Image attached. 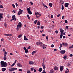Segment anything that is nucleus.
Here are the masks:
<instances>
[{
  "label": "nucleus",
  "mask_w": 73,
  "mask_h": 73,
  "mask_svg": "<svg viewBox=\"0 0 73 73\" xmlns=\"http://www.w3.org/2000/svg\"><path fill=\"white\" fill-rule=\"evenodd\" d=\"M62 44L63 45V46H68V44L67 43H65L62 42Z\"/></svg>",
  "instance_id": "obj_7"
},
{
  "label": "nucleus",
  "mask_w": 73,
  "mask_h": 73,
  "mask_svg": "<svg viewBox=\"0 0 73 73\" xmlns=\"http://www.w3.org/2000/svg\"><path fill=\"white\" fill-rule=\"evenodd\" d=\"M17 68H11V69H9V70L10 72L11 71H14L17 70Z\"/></svg>",
  "instance_id": "obj_6"
},
{
  "label": "nucleus",
  "mask_w": 73,
  "mask_h": 73,
  "mask_svg": "<svg viewBox=\"0 0 73 73\" xmlns=\"http://www.w3.org/2000/svg\"><path fill=\"white\" fill-rule=\"evenodd\" d=\"M37 25H38L40 26V22L39 21H38L37 23Z\"/></svg>",
  "instance_id": "obj_23"
},
{
  "label": "nucleus",
  "mask_w": 73,
  "mask_h": 73,
  "mask_svg": "<svg viewBox=\"0 0 73 73\" xmlns=\"http://www.w3.org/2000/svg\"><path fill=\"white\" fill-rule=\"evenodd\" d=\"M36 22H37V20H35V22H34L35 24H36Z\"/></svg>",
  "instance_id": "obj_51"
},
{
  "label": "nucleus",
  "mask_w": 73,
  "mask_h": 73,
  "mask_svg": "<svg viewBox=\"0 0 73 73\" xmlns=\"http://www.w3.org/2000/svg\"><path fill=\"white\" fill-rule=\"evenodd\" d=\"M60 31L61 32V33H62L63 34V33L64 32V30H62V29H60Z\"/></svg>",
  "instance_id": "obj_17"
},
{
  "label": "nucleus",
  "mask_w": 73,
  "mask_h": 73,
  "mask_svg": "<svg viewBox=\"0 0 73 73\" xmlns=\"http://www.w3.org/2000/svg\"><path fill=\"white\" fill-rule=\"evenodd\" d=\"M69 5V4L68 3H65V6L66 7H68V5Z\"/></svg>",
  "instance_id": "obj_15"
},
{
  "label": "nucleus",
  "mask_w": 73,
  "mask_h": 73,
  "mask_svg": "<svg viewBox=\"0 0 73 73\" xmlns=\"http://www.w3.org/2000/svg\"><path fill=\"white\" fill-rule=\"evenodd\" d=\"M51 46L52 47H54V45L53 44H52Z\"/></svg>",
  "instance_id": "obj_45"
},
{
  "label": "nucleus",
  "mask_w": 73,
  "mask_h": 73,
  "mask_svg": "<svg viewBox=\"0 0 73 73\" xmlns=\"http://www.w3.org/2000/svg\"><path fill=\"white\" fill-rule=\"evenodd\" d=\"M8 35H9V36H13V34H9Z\"/></svg>",
  "instance_id": "obj_55"
},
{
  "label": "nucleus",
  "mask_w": 73,
  "mask_h": 73,
  "mask_svg": "<svg viewBox=\"0 0 73 73\" xmlns=\"http://www.w3.org/2000/svg\"><path fill=\"white\" fill-rule=\"evenodd\" d=\"M22 36V34H20L18 36V37L19 38H21Z\"/></svg>",
  "instance_id": "obj_31"
},
{
  "label": "nucleus",
  "mask_w": 73,
  "mask_h": 73,
  "mask_svg": "<svg viewBox=\"0 0 73 73\" xmlns=\"http://www.w3.org/2000/svg\"><path fill=\"white\" fill-rule=\"evenodd\" d=\"M50 72L52 73H53L54 70L53 69H51L50 70Z\"/></svg>",
  "instance_id": "obj_38"
},
{
  "label": "nucleus",
  "mask_w": 73,
  "mask_h": 73,
  "mask_svg": "<svg viewBox=\"0 0 73 73\" xmlns=\"http://www.w3.org/2000/svg\"><path fill=\"white\" fill-rule=\"evenodd\" d=\"M22 26V24L21 22H19L17 25V31H18L19 30V28H21Z\"/></svg>",
  "instance_id": "obj_2"
},
{
  "label": "nucleus",
  "mask_w": 73,
  "mask_h": 73,
  "mask_svg": "<svg viewBox=\"0 0 73 73\" xmlns=\"http://www.w3.org/2000/svg\"><path fill=\"white\" fill-rule=\"evenodd\" d=\"M12 6L14 9H15V6L14 4H13Z\"/></svg>",
  "instance_id": "obj_37"
},
{
  "label": "nucleus",
  "mask_w": 73,
  "mask_h": 73,
  "mask_svg": "<svg viewBox=\"0 0 73 73\" xmlns=\"http://www.w3.org/2000/svg\"><path fill=\"white\" fill-rule=\"evenodd\" d=\"M35 15H36V17L37 18H38L41 16L42 15L41 14H39V13L38 12H35Z\"/></svg>",
  "instance_id": "obj_3"
},
{
  "label": "nucleus",
  "mask_w": 73,
  "mask_h": 73,
  "mask_svg": "<svg viewBox=\"0 0 73 73\" xmlns=\"http://www.w3.org/2000/svg\"><path fill=\"white\" fill-rule=\"evenodd\" d=\"M42 73H46V71H45V70H44L43 71Z\"/></svg>",
  "instance_id": "obj_54"
},
{
  "label": "nucleus",
  "mask_w": 73,
  "mask_h": 73,
  "mask_svg": "<svg viewBox=\"0 0 73 73\" xmlns=\"http://www.w3.org/2000/svg\"><path fill=\"white\" fill-rule=\"evenodd\" d=\"M1 65L2 67H6L7 65L6 62H4V61H1Z\"/></svg>",
  "instance_id": "obj_1"
},
{
  "label": "nucleus",
  "mask_w": 73,
  "mask_h": 73,
  "mask_svg": "<svg viewBox=\"0 0 73 73\" xmlns=\"http://www.w3.org/2000/svg\"><path fill=\"white\" fill-rule=\"evenodd\" d=\"M63 38H66V36H63Z\"/></svg>",
  "instance_id": "obj_63"
},
{
  "label": "nucleus",
  "mask_w": 73,
  "mask_h": 73,
  "mask_svg": "<svg viewBox=\"0 0 73 73\" xmlns=\"http://www.w3.org/2000/svg\"><path fill=\"white\" fill-rule=\"evenodd\" d=\"M15 63H14L13 64H12V65L11 66L12 67H13V66H14L15 65Z\"/></svg>",
  "instance_id": "obj_40"
},
{
  "label": "nucleus",
  "mask_w": 73,
  "mask_h": 73,
  "mask_svg": "<svg viewBox=\"0 0 73 73\" xmlns=\"http://www.w3.org/2000/svg\"><path fill=\"white\" fill-rule=\"evenodd\" d=\"M42 45H43V49H44V47H45L46 46V45L44 44H43Z\"/></svg>",
  "instance_id": "obj_29"
},
{
  "label": "nucleus",
  "mask_w": 73,
  "mask_h": 73,
  "mask_svg": "<svg viewBox=\"0 0 73 73\" xmlns=\"http://www.w3.org/2000/svg\"><path fill=\"white\" fill-rule=\"evenodd\" d=\"M3 59L4 60H6L7 59V56L4 55Z\"/></svg>",
  "instance_id": "obj_18"
},
{
  "label": "nucleus",
  "mask_w": 73,
  "mask_h": 73,
  "mask_svg": "<svg viewBox=\"0 0 73 73\" xmlns=\"http://www.w3.org/2000/svg\"><path fill=\"white\" fill-rule=\"evenodd\" d=\"M0 7L1 8H3V7L2 5H0Z\"/></svg>",
  "instance_id": "obj_56"
},
{
  "label": "nucleus",
  "mask_w": 73,
  "mask_h": 73,
  "mask_svg": "<svg viewBox=\"0 0 73 73\" xmlns=\"http://www.w3.org/2000/svg\"><path fill=\"white\" fill-rule=\"evenodd\" d=\"M58 31H57V30H56V31H55V33H56V34H57L58 33Z\"/></svg>",
  "instance_id": "obj_43"
},
{
  "label": "nucleus",
  "mask_w": 73,
  "mask_h": 73,
  "mask_svg": "<svg viewBox=\"0 0 73 73\" xmlns=\"http://www.w3.org/2000/svg\"><path fill=\"white\" fill-rule=\"evenodd\" d=\"M70 56H71V57H72V56L73 55H72V54H70Z\"/></svg>",
  "instance_id": "obj_64"
},
{
  "label": "nucleus",
  "mask_w": 73,
  "mask_h": 73,
  "mask_svg": "<svg viewBox=\"0 0 73 73\" xmlns=\"http://www.w3.org/2000/svg\"><path fill=\"white\" fill-rule=\"evenodd\" d=\"M62 33H60V38H62Z\"/></svg>",
  "instance_id": "obj_27"
},
{
  "label": "nucleus",
  "mask_w": 73,
  "mask_h": 73,
  "mask_svg": "<svg viewBox=\"0 0 73 73\" xmlns=\"http://www.w3.org/2000/svg\"><path fill=\"white\" fill-rule=\"evenodd\" d=\"M64 9V5H62L61 9L62 10H63Z\"/></svg>",
  "instance_id": "obj_33"
},
{
  "label": "nucleus",
  "mask_w": 73,
  "mask_h": 73,
  "mask_svg": "<svg viewBox=\"0 0 73 73\" xmlns=\"http://www.w3.org/2000/svg\"><path fill=\"white\" fill-rule=\"evenodd\" d=\"M65 17V16H62V19H64V18Z\"/></svg>",
  "instance_id": "obj_52"
},
{
  "label": "nucleus",
  "mask_w": 73,
  "mask_h": 73,
  "mask_svg": "<svg viewBox=\"0 0 73 73\" xmlns=\"http://www.w3.org/2000/svg\"><path fill=\"white\" fill-rule=\"evenodd\" d=\"M15 5L16 7H17L18 6V4L17 3H15Z\"/></svg>",
  "instance_id": "obj_46"
},
{
  "label": "nucleus",
  "mask_w": 73,
  "mask_h": 73,
  "mask_svg": "<svg viewBox=\"0 0 73 73\" xmlns=\"http://www.w3.org/2000/svg\"><path fill=\"white\" fill-rule=\"evenodd\" d=\"M66 51L65 50H62L60 51V53L62 54H64V53H65Z\"/></svg>",
  "instance_id": "obj_11"
},
{
  "label": "nucleus",
  "mask_w": 73,
  "mask_h": 73,
  "mask_svg": "<svg viewBox=\"0 0 73 73\" xmlns=\"http://www.w3.org/2000/svg\"><path fill=\"white\" fill-rule=\"evenodd\" d=\"M54 69L56 70H58V68L56 66H54Z\"/></svg>",
  "instance_id": "obj_13"
},
{
  "label": "nucleus",
  "mask_w": 73,
  "mask_h": 73,
  "mask_svg": "<svg viewBox=\"0 0 73 73\" xmlns=\"http://www.w3.org/2000/svg\"><path fill=\"white\" fill-rule=\"evenodd\" d=\"M19 71H20V72H22V69H19Z\"/></svg>",
  "instance_id": "obj_49"
},
{
  "label": "nucleus",
  "mask_w": 73,
  "mask_h": 73,
  "mask_svg": "<svg viewBox=\"0 0 73 73\" xmlns=\"http://www.w3.org/2000/svg\"><path fill=\"white\" fill-rule=\"evenodd\" d=\"M2 15H1L0 16V21H1V19H3V16H2Z\"/></svg>",
  "instance_id": "obj_30"
},
{
  "label": "nucleus",
  "mask_w": 73,
  "mask_h": 73,
  "mask_svg": "<svg viewBox=\"0 0 73 73\" xmlns=\"http://www.w3.org/2000/svg\"><path fill=\"white\" fill-rule=\"evenodd\" d=\"M46 38L47 40H48V36H46Z\"/></svg>",
  "instance_id": "obj_53"
},
{
  "label": "nucleus",
  "mask_w": 73,
  "mask_h": 73,
  "mask_svg": "<svg viewBox=\"0 0 73 73\" xmlns=\"http://www.w3.org/2000/svg\"><path fill=\"white\" fill-rule=\"evenodd\" d=\"M39 41L37 42L36 43V44L38 45H39Z\"/></svg>",
  "instance_id": "obj_39"
},
{
  "label": "nucleus",
  "mask_w": 73,
  "mask_h": 73,
  "mask_svg": "<svg viewBox=\"0 0 73 73\" xmlns=\"http://www.w3.org/2000/svg\"><path fill=\"white\" fill-rule=\"evenodd\" d=\"M30 8H30V7H29V8H28L27 9V10L29 13L30 15H31L32 14V13L31 12V11L30 10Z\"/></svg>",
  "instance_id": "obj_4"
},
{
  "label": "nucleus",
  "mask_w": 73,
  "mask_h": 73,
  "mask_svg": "<svg viewBox=\"0 0 73 73\" xmlns=\"http://www.w3.org/2000/svg\"><path fill=\"white\" fill-rule=\"evenodd\" d=\"M30 3L31 4V5H33V2H30Z\"/></svg>",
  "instance_id": "obj_57"
},
{
  "label": "nucleus",
  "mask_w": 73,
  "mask_h": 73,
  "mask_svg": "<svg viewBox=\"0 0 73 73\" xmlns=\"http://www.w3.org/2000/svg\"><path fill=\"white\" fill-rule=\"evenodd\" d=\"M13 12L14 13H16V11H15V10H13Z\"/></svg>",
  "instance_id": "obj_61"
},
{
  "label": "nucleus",
  "mask_w": 73,
  "mask_h": 73,
  "mask_svg": "<svg viewBox=\"0 0 73 73\" xmlns=\"http://www.w3.org/2000/svg\"><path fill=\"white\" fill-rule=\"evenodd\" d=\"M23 49L25 50V51L27 49V48L25 47H24Z\"/></svg>",
  "instance_id": "obj_60"
},
{
  "label": "nucleus",
  "mask_w": 73,
  "mask_h": 73,
  "mask_svg": "<svg viewBox=\"0 0 73 73\" xmlns=\"http://www.w3.org/2000/svg\"><path fill=\"white\" fill-rule=\"evenodd\" d=\"M28 49H31V46H29L27 48Z\"/></svg>",
  "instance_id": "obj_42"
},
{
  "label": "nucleus",
  "mask_w": 73,
  "mask_h": 73,
  "mask_svg": "<svg viewBox=\"0 0 73 73\" xmlns=\"http://www.w3.org/2000/svg\"><path fill=\"white\" fill-rule=\"evenodd\" d=\"M49 6L50 7H52V4L51 3H49Z\"/></svg>",
  "instance_id": "obj_24"
},
{
  "label": "nucleus",
  "mask_w": 73,
  "mask_h": 73,
  "mask_svg": "<svg viewBox=\"0 0 73 73\" xmlns=\"http://www.w3.org/2000/svg\"><path fill=\"white\" fill-rule=\"evenodd\" d=\"M25 51L26 53H28V52H29L28 50L27 49H26L25 50Z\"/></svg>",
  "instance_id": "obj_25"
},
{
  "label": "nucleus",
  "mask_w": 73,
  "mask_h": 73,
  "mask_svg": "<svg viewBox=\"0 0 73 73\" xmlns=\"http://www.w3.org/2000/svg\"><path fill=\"white\" fill-rule=\"evenodd\" d=\"M68 21H67V20H65V23H68Z\"/></svg>",
  "instance_id": "obj_47"
},
{
  "label": "nucleus",
  "mask_w": 73,
  "mask_h": 73,
  "mask_svg": "<svg viewBox=\"0 0 73 73\" xmlns=\"http://www.w3.org/2000/svg\"><path fill=\"white\" fill-rule=\"evenodd\" d=\"M19 11L18 13V15H20L21 14H22V13L23 12V11L21 9H19Z\"/></svg>",
  "instance_id": "obj_5"
},
{
  "label": "nucleus",
  "mask_w": 73,
  "mask_h": 73,
  "mask_svg": "<svg viewBox=\"0 0 73 73\" xmlns=\"http://www.w3.org/2000/svg\"><path fill=\"white\" fill-rule=\"evenodd\" d=\"M62 44L61 43L60 44V46L59 47V48H61L62 47Z\"/></svg>",
  "instance_id": "obj_35"
},
{
  "label": "nucleus",
  "mask_w": 73,
  "mask_h": 73,
  "mask_svg": "<svg viewBox=\"0 0 73 73\" xmlns=\"http://www.w3.org/2000/svg\"><path fill=\"white\" fill-rule=\"evenodd\" d=\"M29 64L30 65H31V64L33 65L34 64V62L32 61H29Z\"/></svg>",
  "instance_id": "obj_12"
},
{
  "label": "nucleus",
  "mask_w": 73,
  "mask_h": 73,
  "mask_svg": "<svg viewBox=\"0 0 73 73\" xmlns=\"http://www.w3.org/2000/svg\"><path fill=\"white\" fill-rule=\"evenodd\" d=\"M4 26H5V27L6 28L7 26V25L6 23H5Z\"/></svg>",
  "instance_id": "obj_32"
},
{
  "label": "nucleus",
  "mask_w": 73,
  "mask_h": 73,
  "mask_svg": "<svg viewBox=\"0 0 73 73\" xmlns=\"http://www.w3.org/2000/svg\"><path fill=\"white\" fill-rule=\"evenodd\" d=\"M61 15L60 14H59V15H57V17H59Z\"/></svg>",
  "instance_id": "obj_44"
},
{
  "label": "nucleus",
  "mask_w": 73,
  "mask_h": 73,
  "mask_svg": "<svg viewBox=\"0 0 73 73\" xmlns=\"http://www.w3.org/2000/svg\"><path fill=\"white\" fill-rule=\"evenodd\" d=\"M3 40H4L3 38H2L1 40V41H3Z\"/></svg>",
  "instance_id": "obj_59"
},
{
  "label": "nucleus",
  "mask_w": 73,
  "mask_h": 73,
  "mask_svg": "<svg viewBox=\"0 0 73 73\" xmlns=\"http://www.w3.org/2000/svg\"><path fill=\"white\" fill-rule=\"evenodd\" d=\"M2 72H5L6 70V69L5 68H3L2 69Z\"/></svg>",
  "instance_id": "obj_19"
},
{
  "label": "nucleus",
  "mask_w": 73,
  "mask_h": 73,
  "mask_svg": "<svg viewBox=\"0 0 73 73\" xmlns=\"http://www.w3.org/2000/svg\"><path fill=\"white\" fill-rule=\"evenodd\" d=\"M43 43L39 41V46H42Z\"/></svg>",
  "instance_id": "obj_16"
},
{
  "label": "nucleus",
  "mask_w": 73,
  "mask_h": 73,
  "mask_svg": "<svg viewBox=\"0 0 73 73\" xmlns=\"http://www.w3.org/2000/svg\"><path fill=\"white\" fill-rule=\"evenodd\" d=\"M36 50L34 51L32 53V55H34V54L36 53Z\"/></svg>",
  "instance_id": "obj_21"
},
{
  "label": "nucleus",
  "mask_w": 73,
  "mask_h": 73,
  "mask_svg": "<svg viewBox=\"0 0 73 73\" xmlns=\"http://www.w3.org/2000/svg\"><path fill=\"white\" fill-rule=\"evenodd\" d=\"M24 40H28V39L26 38V36H24Z\"/></svg>",
  "instance_id": "obj_20"
},
{
  "label": "nucleus",
  "mask_w": 73,
  "mask_h": 73,
  "mask_svg": "<svg viewBox=\"0 0 73 73\" xmlns=\"http://www.w3.org/2000/svg\"><path fill=\"white\" fill-rule=\"evenodd\" d=\"M42 64H44V60H43V63H42Z\"/></svg>",
  "instance_id": "obj_48"
},
{
  "label": "nucleus",
  "mask_w": 73,
  "mask_h": 73,
  "mask_svg": "<svg viewBox=\"0 0 73 73\" xmlns=\"http://www.w3.org/2000/svg\"><path fill=\"white\" fill-rule=\"evenodd\" d=\"M4 35H5V36H9V34H5Z\"/></svg>",
  "instance_id": "obj_62"
},
{
  "label": "nucleus",
  "mask_w": 73,
  "mask_h": 73,
  "mask_svg": "<svg viewBox=\"0 0 73 73\" xmlns=\"http://www.w3.org/2000/svg\"><path fill=\"white\" fill-rule=\"evenodd\" d=\"M16 17L15 15H14L12 16V17L13 18V20H15V21H16V19L15 18V17Z\"/></svg>",
  "instance_id": "obj_9"
},
{
  "label": "nucleus",
  "mask_w": 73,
  "mask_h": 73,
  "mask_svg": "<svg viewBox=\"0 0 73 73\" xmlns=\"http://www.w3.org/2000/svg\"><path fill=\"white\" fill-rule=\"evenodd\" d=\"M64 69V68L62 66H61L60 67V70L61 72H62L63 70Z\"/></svg>",
  "instance_id": "obj_8"
},
{
  "label": "nucleus",
  "mask_w": 73,
  "mask_h": 73,
  "mask_svg": "<svg viewBox=\"0 0 73 73\" xmlns=\"http://www.w3.org/2000/svg\"><path fill=\"white\" fill-rule=\"evenodd\" d=\"M67 56H65L63 57V58L64 59H66Z\"/></svg>",
  "instance_id": "obj_41"
},
{
  "label": "nucleus",
  "mask_w": 73,
  "mask_h": 73,
  "mask_svg": "<svg viewBox=\"0 0 73 73\" xmlns=\"http://www.w3.org/2000/svg\"><path fill=\"white\" fill-rule=\"evenodd\" d=\"M42 71V68H40L38 70V71L40 72H41Z\"/></svg>",
  "instance_id": "obj_22"
},
{
  "label": "nucleus",
  "mask_w": 73,
  "mask_h": 73,
  "mask_svg": "<svg viewBox=\"0 0 73 73\" xmlns=\"http://www.w3.org/2000/svg\"><path fill=\"white\" fill-rule=\"evenodd\" d=\"M42 66L43 67V69L45 70V68L46 67L45 66L44 64H42Z\"/></svg>",
  "instance_id": "obj_10"
},
{
  "label": "nucleus",
  "mask_w": 73,
  "mask_h": 73,
  "mask_svg": "<svg viewBox=\"0 0 73 73\" xmlns=\"http://www.w3.org/2000/svg\"><path fill=\"white\" fill-rule=\"evenodd\" d=\"M17 65L18 66H19V67H22V65L20 63H18L17 64Z\"/></svg>",
  "instance_id": "obj_14"
},
{
  "label": "nucleus",
  "mask_w": 73,
  "mask_h": 73,
  "mask_svg": "<svg viewBox=\"0 0 73 73\" xmlns=\"http://www.w3.org/2000/svg\"><path fill=\"white\" fill-rule=\"evenodd\" d=\"M30 69L31 70V71H33L34 70V68H31Z\"/></svg>",
  "instance_id": "obj_34"
},
{
  "label": "nucleus",
  "mask_w": 73,
  "mask_h": 73,
  "mask_svg": "<svg viewBox=\"0 0 73 73\" xmlns=\"http://www.w3.org/2000/svg\"><path fill=\"white\" fill-rule=\"evenodd\" d=\"M44 27H43V26H41L40 27V28L41 29H44Z\"/></svg>",
  "instance_id": "obj_50"
},
{
  "label": "nucleus",
  "mask_w": 73,
  "mask_h": 73,
  "mask_svg": "<svg viewBox=\"0 0 73 73\" xmlns=\"http://www.w3.org/2000/svg\"><path fill=\"white\" fill-rule=\"evenodd\" d=\"M4 56H7V52L6 51H5V52H4Z\"/></svg>",
  "instance_id": "obj_26"
},
{
  "label": "nucleus",
  "mask_w": 73,
  "mask_h": 73,
  "mask_svg": "<svg viewBox=\"0 0 73 73\" xmlns=\"http://www.w3.org/2000/svg\"><path fill=\"white\" fill-rule=\"evenodd\" d=\"M68 27L69 26H67L66 27V29H68Z\"/></svg>",
  "instance_id": "obj_58"
},
{
  "label": "nucleus",
  "mask_w": 73,
  "mask_h": 73,
  "mask_svg": "<svg viewBox=\"0 0 73 73\" xmlns=\"http://www.w3.org/2000/svg\"><path fill=\"white\" fill-rule=\"evenodd\" d=\"M73 48V45H72L70 47H69L70 49H71L72 48Z\"/></svg>",
  "instance_id": "obj_36"
},
{
  "label": "nucleus",
  "mask_w": 73,
  "mask_h": 73,
  "mask_svg": "<svg viewBox=\"0 0 73 73\" xmlns=\"http://www.w3.org/2000/svg\"><path fill=\"white\" fill-rule=\"evenodd\" d=\"M42 5L44 7H45L46 8H48V7L47 6L45 5V4H44L43 3Z\"/></svg>",
  "instance_id": "obj_28"
}]
</instances>
